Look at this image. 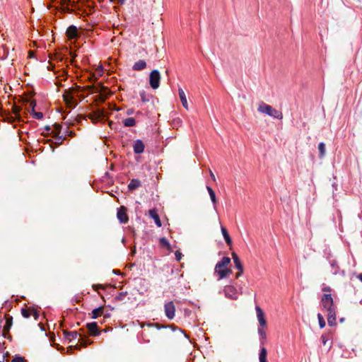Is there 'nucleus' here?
I'll return each mask as SVG.
<instances>
[{"mask_svg":"<svg viewBox=\"0 0 362 362\" xmlns=\"http://www.w3.org/2000/svg\"><path fill=\"white\" fill-rule=\"evenodd\" d=\"M267 349L264 347H261L259 354V362H267Z\"/></svg>","mask_w":362,"mask_h":362,"instance_id":"4be33fe9","label":"nucleus"},{"mask_svg":"<svg viewBox=\"0 0 362 362\" xmlns=\"http://www.w3.org/2000/svg\"><path fill=\"white\" fill-rule=\"evenodd\" d=\"M179 330L180 331V332L184 333V334H185V336L187 338H189V337H188V336H187V335L184 332V331H183V330L180 329Z\"/></svg>","mask_w":362,"mask_h":362,"instance_id":"13d9d810","label":"nucleus"},{"mask_svg":"<svg viewBox=\"0 0 362 362\" xmlns=\"http://www.w3.org/2000/svg\"><path fill=\"white\" fill-rule=\"evenodd\" d=\"M19 111H20V110L18 107H13V112L16 117H19Z\"/></svg>","mask_w":362,"mask_h":362,"instance_id":"c03bdc74","label":"nucleus"},{"mask_svg":"<svg viewBox=\"0 0 362 362\" xmlns=\"http://www.w3.org/2000/svg\"><path fill=\"white\" fill-rule=\"evenodd\" d=\"M66 35L69 40L75 39L78 37V29L76 26L71 25L68 27Z\"/></svg>","mask_w":362,"mask_h":362,"instance_id":"9b49d317","label":"nucleus"},{"mask_svg":"<svg viewBox=\"0 0 362 362\" xmlns=\"http://www.w3.org/2000/svg\"><path fill=\"white\" fill-rule=\"evenodd\" d=\"M123 124L127 127H132L136 125V120L133 117H128L123 120Z\"/></svg>","mask_w":362,"mask_h":362,"instance_id":"393cba45","label":"nucleus"},{"mask_svg":"<svg viewBox=\"0 0 362 362\" xmlns=\"http://www.w3.org/2000/svg\"><path fill=\"white\" fill-rule=\"evenodd\" d=\"M86 327L92 336L100 335V331L98 330V327L95 322L88 323Z\"/></svg>","mask_w":362,"mask_h":362,"instance_id":"f8f14e48","label":"nucleus"},{"mask_svg":"<svg viewBox=\"0 0 362 362\" xmlns=\"http://www.w3.org/2000/svg\"><path fill=\"white\" fill-rule=\"evenodd\" d=\"M64 134H68L70 136H73V135L74 134L71 131H69L67 129H66Z\"/></svg>","mask_w":362,"mask_h":362,"instance_id":"de8ad7c7","label":"nucleus"},{"mask_svg":"<svg viewBox=\"0 0 362 362\" xmlns=\"http://www.w3.org/2000/svg\"><path fill=\"white\" fill-rule=\"evenodd\" d=\"M358 279L362 282V274H358Z\"/></svg>","mask_w":362,"mask_h":362,"instance_id":"4d7b16f0","label":"nucleus"},{"mask_svg":"<svg viewBox=\"0 0 362 362\" xmlns=\"http://www.w3.org/2000/svg\"><path fill=\"white\" fill-rule=\"evenodd\" d=\"M318 150H319V156L320 158H322L325 155L326 148H325V144L323 142H321L318 144Z\"/></svg>","mask_w":362,"mask_h":362,"instance_id":"c85d7f7f","label":"nucleus"},{"mask_svg":"<svg viewBox=\"0 0 362 362\" xmlns=\"http://www.w3.org/2000/svg\"><path fill=\"white\" fill-rule=\"evenodd\" d=\"M160 72L155 69L153 70L149 76V83L153 89H157L160 86Z\"/></svg>","mask_w":362,"mask_h":362,"instance_id":"39448f33","label":"nucleus"},{"mask_svg":"<svg viewBox=\"0 0 362 362\" xmlns=\"http://www.w3.org/2000/svg\"><path fill=\"white\" fill-rule=\"evenodd\" d=\"M322 291H325H325L330 292L331 291V288L329 287V286H324V287H322Z\"/></svg>","mask_w":362,"mask_h":362,"instance_id":"09e8293b","label":"nucleus"},{"mask_svg":"<svg viewBox=\"0 0 362 362\" xmlns=\"http://www.w3.org/2000/svg\"><path fill=\"white\" fill-rule=\"evenodd\" d=\"M47 131H49L51 128L49 126L45 127V128Z\"/></svg>","mask_w":362,"mask_h":362,"instance_id":"bf43d9fd","label":"nucleus"},{"mask_svg":"<svg viewBox=\"0 0 362 362\" xmlns=\"http://www.w3.org/2000/svg\"><path fill=\"white\" fill-rule=\"evenodd\" d=\"M6 333H0V341H4V339L6 338Z\"/></svg>","mask_w":362,"mask_h":362,"instance_id":"a18cd8bd","label":"nucleus"},{"mask_svg":"<svg viewBox=\"0 0 362 362\" xmlns=\"http://www.w3.org/2000/svg\"><path fill=\"white\" fill-rule=\"evenodd\" d=\"M223 293L225 296L232 300H236L238 297V293L235 287L228 285L224 287Z\"/></svg>","mask_w":362,"mask_h":362,"instance_id":"0eeeda50","label":"nucleus"},{"mask_svg":"<svg viewBox=\"0 0 362 362\" xmlns=\"http://www.w3.org/2000/svg\"><path fill=\"white\" fill-rule=\"evenodd\" d=\"M165 315L169 320L175 317V306L173 301H169L164 305Z\"/></svg>","mask_w":362,"mask_h":362,"instance_id":"423d86ee","label":"nucleus"},{"mask_svg":"<svg viewBox=\"0 0 362 362\" xmlns=\"http://www.w3.org/2000/svg\"><path fill=\"white\" fill-rule=\"evenodd\" d=\"M8 119H9V122H13L15 120V119L12 116L8 117Z\"/></svg>","mask_w":362,"mask_h":362,"instance_id":"603ef678","label":"nucleus"},{"mask_svg":"<svg viewBox=\"0 0 362 362\" xmlns=\"http://www.w3.org/2000/svg\"><path fill=\"white\" fill-rule=\"evenodd\" d=\"M257 110L275 119H281L283 118V114L281 111L273 108L272 106L262 101L259 103Z\"/></svg>","mask_w":362,"mask_h":362,"instance_id":"7ed1b4c3","label":"nucleus"},{"mask_svg":"<svg viewBox=\"0 0 362 362\" xmlns=\"http://www.w3.org/2000/svg\"><path fill=\"white\" fill-rule=\"evenodd\" d=\"M206 189L209 192L211 200L212 203L214 204V208H216V202H217L216 194H215L214 191L213 190V189L209 186H206Z\"/></svg>","mask_w":362,"mask_h":362,"instance_id":"5701e85b","label":"nucleus"},{"mask_svg":"<svg viewBox=\"0 0 362 362\" xmlns=\"http://www.w3.org/2000/svg\"><path fill=\"white\" fill-rule=\"evenodd\" d=\"M21 314L25 318H28L31 316L30 309L22 308Z\"/></svg>","mask_w":362,"mask_h":362,"instance_id":"473e14b6","label":"nucleus"},{"mask_svg":"<svg viewBox=\"0 0 362 362\" xmlns=\"http://www.w3.org/2000/svg\"><path fill=\"white\" fill-rule=\"evenodd\" d=\"M265 327H258V334L260 337L261 343L263 344L264 341L266 339L267 334L264 330Z\"/></svg>","mask_w":362,"mask_h":362,"instance_id":"cd10ccee","label":"nucleus"},{"mask_svg":"<svg viewBox=\"0 0 362 362\" xmlns=\"http://www.w3.org/2000/svg\"><path fill=\"white\" fill-rule=\"evenodd\" d=\"M4 341H0V351H4Z\"/></svg>","mask_w":362,"mask_h":362,"instance_id":"8fccbe9b","label":"nucleus"},{"mask_svg":"<svg viewBox=\"0 0 362 362\" xmlns=\"http://www.w3.org/2000/svg\"><path fill=\"white\" fill-rule=\"evenodd\" d=\"M127 292H120L115 296V300L117 301H122L124 299Z\"/></svg>","mask_w":362,"mask_h":362,"instance_id":"72a5a7b5","label":"nucleus"},{"mask_svg":"<svg viewBox=\"0 0 362 362\" xmlns=\"http://www.w3.org/2000/svg\"><path fill=\"white\" fill-rule=\"evenodd\" d=\"M232 256L235 268L238 269L239 271L243 272V266L237 254L233 252Z\"/></svg>","mask_w":362,"mask_h":362,"instance_id":"6ab92c4d","label":"nucleus"},{"mask_svg":"<svg viewBox=\"0 0 362 362\" xmlns=\"http://www.w3.org/2000/svg\"><path fill=\"white\" fill-rule=\"evenodd\" d=\"M160 243L161 244L162 246L163 247H170V244H169V242L168 241V240L165 238H161L160 239Z\"/></svg>","mask_w":362,"mask_h":362,"instance_id":"f704fd0d","label":"nucleus"},{"mask_svg":"<svg viewBox=\"0 0 362 362\" xmlns=\"http://www.w3.org/2000/svg\"><path fill=\"white\" fill-rule=\"evenodd\" d=\"M103 307H98L97 308L93 309L91 313V317L93 319L98 318L103 314Z\"/></svg>","mask_w":362,"mask_h":362,"instance_id":"b1692460","label":"nucleus"},{"mask_svg":"<svg viewBox=\"0 0 362 362\" xmlns=\"http://www.w3.org/2000/svg\"><path fill=\"white\" fill-rule=\"evenodd\" d=\"M322 309L327 313V322L330 327L337 325L336 322V306L334 304L333 298L330 293H325L320 300Z\"/></svg>","mask_w":362,"mask_h":362,"instance_id":"f257e3e1","label":"nucleus"},{"mask_svg":"<svg viewBox=\"0 0 362 362\" xmlns=\"http://www.w3.org/2000/svg\"><path fill=\"white\" fill-rule=\"evenodd\" d=\"M134 113V110L133 108L127 109L126 111V114L127 115H132Z\"/></svg>","mask_w":362,"mask_h":362,"instance_id":"37998d69","label":"nucleus"},{"mask_svg":"<svg viewBox=\"0 0 362 362\" xmlns=\"http://www.w3.org/2000/svg\"><path fill=\"white\" fill-rule=\"evenodd\" d=\"M147 326L148 327H156L158 329H160L161 328H164L165 327L164 326H160L158 324L156 323H148L147 324Z\"/></svg>","mask_w":362,"mask_h":362,"instance_id":"ea45409f","label":"nucleus"},{"mask_svg":"<svg viewBox=\"0 0 362 362\" xmlns=\"http://www.w3.org/2000/svg\"><path fill=\"white\" fill-rule=\"evenodd\" d=\"M170 327L172 328L173 331H175V330H176V329H177V328L175 325H170Z\"/></svg>","mask_w":362,"mask_h":362,"instance_id":"6e6d98bb","label":"nucleus"},{"mask_svg":"<svg viewBox=\"0 0 362 362\" xmlns=\"http://www.w3.org/2000/svg\"><path fill=\"white\" fill-rule=\"evenodd\" d=\"M4 320H0V333H5L4 329Z\"/></svg>","mask_w":362,"mask_h":362,"instance_id":"79ce46f5","label":"nucleus"},{"mask_svg":"<svg viewBox=\"0 0 362 362\" xmlns=\"http://www.w3.org/2000/svg\"><path fill=\"white\" fill-rule=\"evenodd\" d=\"M221 233L227 245H230L232 244V240L228 234V230L223 226H221Z\"/></svg>","mask_w":362,"mask_h":362,"instance_id":"aec40b11","label":"nucleus"},{"mask_svg":"<svg viewBox=\"0 0 362 362\" xmlns=\"http://www.w3.org/2000/svg\"><path fill=\"white\" fill-rule=\"evenodd\" d=\"M257 312V317L259 322V327H267V321L264 317V312L259 306L255 308Z\"/></svg>","mask_w":362,"mask_h":362,"instance_id":"1a4fd4ad","label":"nucleus"},{"mask_svg":"<svg viewBox=\"0 0 362 362\" xmlns=\"http://www.w3.org/2000/svg\"><path fill=\"white\" fill-rule=\"evenodd\" d=\"M243 274V272L241 271H239L238 273L236 274V278H238L239 276H240Z\"/></svg>","mask_w":362,"mask_h":362,"instance_id":"864d4df0","label":"nucleus"},{"mask_svg":"<svg viewBox=\"0 0 362 362\" xmlns=\"http://www.w3.org/2000/svg\"><path fill=\"white\" fill-rule=\"evenodd\" d=\"M175 259L177 260V261H180L181 259H182V253L180 252V251H176L175 253Z\"/></svg>","mask_w":362,"mask_h":362,"instance_id":"a19ab883","label":"nucleus"},{"mask_svg":"<svg viewBox=\"0 0 362 362\" xmlns=\"http://www.w3.org/2000/svg\"><path fill=\"white\" fill-rule=\"evenodd\" d=\"M125 2V0H117V3L119 4H123Z\"/></svg>","mask_w":362,"mask_h":362,"instance_id":"5fc2aeb1","label":"nucleus"},{"mask_svg":"<svg viewBox=\"0 0 362 362\" xmlns=\"http://www.w3.org/2000/svg\"><path fill=\"white\" fill-rule=\"evenodd\" d=\"M141 186V182L139 179H132L130 180L128 185V189L129 191L135 190Z\"/></svg>","mask_w":362,"mask_h":362,"instance_id":"a211bd4d","label":"nucleus"},{"mask_svg":"<svg viewBox=\"0 0 362 362\" xmlns=\"http://www.w3.org/2000/svg\"><path fill=\"white\" fill-rule=\"evenodd\" d=\"M24 358L21 356H16L13 358L11 362H24Z\"/></svg>","mask_w":362,"mask_h":362,"instance_id":"58836bf2","label":"nucleus"},{"mask_svg":"<svg viewBox=\"0 0 362 362\" xmlns=\"http://www.w3.org/2000/svg\"><path fill=\"white\" fill-rule=\"evenodd\" d=\"M230 264V258L228 257H223L216 263L214 268V274L218 275V280L226 278L229 274L232 273V270L228 268V266Z\"/></svg>","mask_w":362,"mask_h":362,"instance_id":"f03ea898","label":"nucleus"},{"mask_svg":"<svg viewBox=\"0 0 362 362\" xmlns=\"http://www.w3.org/2000/svg\"><path fill=\"white\" fill-rule=\"evenodd\" d=\"M139 95L141 97V100L143 103H146L149 100L148 95L144 90H142L139 93Z\"/></svg>","mask_w":362,"mask_h":362,"instance_id":"2f4dec72","label":"nucleus"},{"mask_svg":"<svg viewBox=\"0 0 362 362\" xmlns=\"http://www.w3.org/2000/svg\"><path fill=\"white\" fill-rule=\"evenodd\" d=\"M136 114H137V115H139V114H141V112L138 111V112H136Z\"/></svg>","mask_w":362,"mask_h":362,"instance_id":"680f3d73","label":"nucleus"},{"mask_svg":"<svg viewBox=\"0 0 362 362\" xmlns=\"http://www.w3.org/2000/svg\"><path fill=\"white\" fill-rule=\"evenodd\" d=\"M344 321V318L340 319V322H342Z\"/></svg>","mask_w":362,"mask_h":362,"instance_id":"052dcab7","label":"nucleus"},{"mask_svg":"<svg viewBox=\"0 0 362 362\" xmlns=\"http://www.w3.org/2000/svg\"><path fill=\"white\" fill-rule=\"evenodd\" d=\"M30 313H31V315L34 317L35 320H37L38 317H39V312L35 309V308H32L30 309Z\"/></svg>","mask_w":362,"mask_h":362,"instance_id":"e433bc0d","label":"nucleus"},{"mask_svg":"<svg viewBox=\"0 0 362 362\" xmlns=\"http://www.w3.org/2000/svg\"><path fill=\"white\" fill-rule=\"evenodd\" d=\"M81 345L86 347L88 344H90L92 343V341H88L86 339H83V337H81Z\"/></svg>","mask_w":362,"mask_h":362,"instance_id":"4c0bfd02","label":"nucleus"},{"mask_svg":"<svg viewBox=\"0 0 362 362\" xmlns=\"http://www.w3.org/2000/svg\"><path fill=\"white\" fill-rule=\"evenodd\" d=\"M149 216L154 220V222L158 227H161V221L156 209L149 210Z\"/></svg>","mask_w":362,"mask_h":362,"instance_id":"ddd939ff","label":"nucleus"},{"mask_svg":"<svg viewBox=\"0 0 362 362\" xmlns=\"http://www.w3.org/2000/svg\"><path fill=\"white\" fill-rule=\"evenodd\" d=\"M74 2H72L71 0H60V5L62 6V10L64 13H69L71 11V9L69 7L70 4H74Z\"/></svg>","mask_w":362,"mask_h":362,"instance_id":"4468645a","label":"nucleus"},{"mask_svg":"<svg viewBox=\"0 0 362 362\" xmlns=\"http://www.w3.org/2000/svg\"><path fill=\"white\" fill-rule=\"evenodd\" d=\"M62 127L60 124H55L54 125V128L52 130L51 134L52 136L55 139V144L59 145L62 143V141L66 139V134H61L62 133Z\"/></svg>","mask_w":362,"mask_h":362,"instance_id":"20e7f679","label":"nucleus"},{"mask_svg":"<svg viewBox=\"0 0 362 362\" xmlns=\"http://www.w3.org/2000/svg\"><path fill=\"white\" fill-rule=\"evenodd\" d=\"M144 148H145V145L141 140L137 139L134 141L133 149H134V153H136V154L142 153L144 151Z\"/></svg>","mask_w":362,"mask_h":362,"instance_id":"9d476101","label":"nucleus"},{"mask_svg":"<svg viewBox=\"0 0 362 362\" xmlns=\"http://www.w3.org/2000/svg\"><path fill=\"white\" fill-rule=\"evenodd\" d=\"M74 2H72L71 0H60V5L62 6V10L64 13H69L71 11V9L69 7L70 4H74Z\"/></svg>","mask_w":362,"mask_h":362,"instance_id":"2eb2a0df","label":"nucleus"},{"mask_svg":"<svg viewBox=\"0 0 362 362\" xmlns=\"http://www.w3.org/2000/svg\"><path fill=\"white\" fill-rule=\"evenodd\" d=\"M117 217L122 223H126L128 222L129 218L127 214V209L124 206H120L117 209Z\"/></svg>","mask_w":362,"mask_h":362,"instance_id":"6e6552de","label":"nucleus"},{"mask_svg":"<svg viewBox=\"0 0 362 362\" xmlns=\"http://www.w3.org/2000/svg\"><path fill=\"white\" fill-rule=\"evenodd\" d=\"M330 266L332 267V273L334 275L337 274L339 273V267L337 264V261H330Z\"/></svg>","mask_w":362,"mask_h":362,"instance_id":"bb28decb","label":"nucleus"},{"mask_svg":"<svg viewBox=\"0 0 362 362\" xmlns=\"http://www.w3.org/2000/svg\"><path fill=\"white\" fill-rule=\"evenodd\" d=\"M209 174H210V177H211V179L214 181H215L216 180L215 175H214L213 172L211 170H209Z\"/></svg>","mask_w":362,"mask_h":362,"instance_id":"3c124183","label":"nucleus"},{"mask_svg":"<svg viewBox=\"0 0 362 362\" xmlns=\"http://www.w3.org/2000/svg\"><path fill=\"white\" fill-rule=\"evenodd\" d=\"M4 332L8 334L9 330H10V328L12 325V317H6V320L4 321Z\"/></svg>","mask_w":362,"mask_h":362,"instance_id":"412c9836","label":"nucleus"},{"mask_svg":"<svg viewBox=\"0 0 362 362\" xmlns=\"http://www.w3.org/2000/svg\"><path fill=\"white\" fill-rule=\"evenodd\" d=\"M66 338L69 339V341L72 339H75L78 337V333L76 331L73 332H65Z\"/></svg>","mask_w":362,"mask_h":362,"instance_id":"c756f323","label":"nucleus"},{"mask_svg":"<svg viewBox=\"0 0 362 362\" xmlns=\"http://www.w3.org/2000/svg\"><path fill=\"white\" fill-rule=\"evenodd\" d=\"M178 94H179V97H180V99L182 103V106L186 110H188V104H187V97H186V95H185L184 90H182V88H180L178 89Z\"/></svg>","mask_w":362,"mask_h":362,"instance_id":"dca6fc26","label":"nucleus"},{"mask_svg":"<svg viewBox=\"0 0 362 362\" xmlns=\"http://www.w3.org/2000/svg\"><path fill=\"white\" fill-rule=\"evenodd\" d=\"M33 117L37 119H41L43 118V113L41 112H35L34 110H33Z\"/></svg>","mask_w":362,"mask_h":362,"instance_id":"c9c22d12","label":"nucleus"},{"mask_svg":"<svg viewBox=\"0 0 362 362\" xmlns=\"http://www.w3.org/2000/svg\"><path fill=\"white\" fill-rule=\"evenodd\" d=\"M317 319H318L320 327L321 329L324 328L326 325V322H325V320L323 316L320 313L317 314Z\"/></svg>","mask_w":362,"mask_h":362,"instance_id":"7c9ffc66","label":"nucleus"},{"mask_svg":"<svg viewBox=\"0 0 362 362\" xmlns=\"http://www.w3.org/2000/svg\"><path fill=\"white\" fill-rule=\"evenodd\" d=\"M103 112L98 110V112L90 114L88 117L92 121L95 122L100 119L103 117Z\"/></svg>","mask_w":362,"mask_h":362,"instance_id":"a878e982","label":"nucleus"},{"mask_svg":"<svg viewBox=\"0 0 362 362\" xmlns=\"http://www.w3.org/2000/svg\"><path fill=\"white\" fill-rule=\"evenodd\" d=\"M146 67V63L144 60L140 59L135 62L132 66L134 71H142Z\"/></svg>","mask_w":362,"mask_h":362,"instance_id":"f3484780","label":"nucleus"},{"mask_svg":"<svg viewBox=\"0 0 362 362\" xmlns=\"http://www.w3.org/2000/svg\"><path fill=\"white\" fill-rule=\"evenodd\" d=\"M321 340H322L323 345H326L327 339L324 334L321 336Z\"/></svg>","mask_w":362,"mask_h":362,"instance_id":"49530a36","label":"nucleus"}]
</instances>
